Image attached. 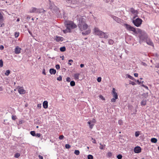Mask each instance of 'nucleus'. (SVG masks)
Wrapping results in <instances>:
<instances>
[{"label":"nucleus","instance_id":"nucleus-1","mask_svg":"<svg viewBox=\"0 0 159 159\" xmlns=\"http://www.w3.org/2000/svg\"><path fill=\"white\" fill-rule=\"evenodd\" d=\"M64 24L66 29L64 30L63 31L65 33L67 32H70L71 29H74L76 27V25L73 21L69 20L66 21L64 22Z\"/></svg>","mask_w":159,"mask_h":159},{"label":"nucleus","instance_id":"nucleus-2","mask_svg":"<svg viewBox=\"0 0 159 159\" xmlns=\"http://www.w3.org/2000/svg\"><path fill=\"white\" fill-rule=\"evenodd\" d=\"M136 34H139V36L141 40H144L148 38L147 34L144 31H142L139 28H137Z\"/></svg>","mask_w":159,"mask_h":159},{"label":"nucleus","instance_id":"nucleus-3","mask_svg":"<svg viewBox=\"0 0 159 159\" xmlns=\"http://www.w3.org/2000/svg\"><path fill=\"white\" fill-rule=\"evenodd\" d=\"M78 27L81 31L86 30L88 27V25L84 22L79 20Z\"/></svg>","mask_w":159,"mask_h":159},{"label":"nucleus","instance_id":"nucleus-4","mask_svg":"<svg viewBox=\"0 0 159 159\" xmlns=\"http://www.w3.org/2000/svg\"><path fill=\"white\" fill-rule=\"evenodd\" d=\"M124 26L125 27L126 29L129 31H132L134 32L135 34L137 32V28L136 29L135 28L127 24H125Z\"/></svg>","mask_w":159,"mask_h":159},{"label":"nucleus","instance_id":"nucleus-5","mask_svg":"<svg viewBox=\"0 0 159 159\" xmlns=\"http://www.w3.org/2000/svg\"><path fill=\"white\" fill-rule=\"evenodd\" d=\"M142 22V20L139 18H138L133 20V23L137 27H139L141 24Z\"/></svg>","mask_w":159,"mask_h":159},{"label":"nucleus","instance_id":"nucleus-6","mask_svg":"<svg viewBox=\"0 0 159 159\" xmlns=\"http://www.w3.org/2000/svg\"><path fill=\"white\" fill-rule=\"evenodd\" d=\"M98 36L101 38L107 39L108 37V35L107 34V33H104L102 31Z\"/></svg>","mask_w":159,"mask_h":159},{"label":"nucleus","instance_id":"nucleus-7","mask_svg":"<svg viewBox=\"0 0 159 159\" xmlns=\"http://www.w3.org/2000/svg\"><path fill=\"white\" fill-rule=\"evenodd\" d=\"M98 36L101 38L107 39L108 37V35L107 34V33H104L102 31Z\"/></svg>","mask_w":159,"mask_h":159},{"label":"nucleus","instance_id":"nucleus-8","mask_svg":"<svg viewBox=\"0 0 159 159\" xmlns=\"http://www.w3.org/2000/svg\"><path fill=\"white\" fill-rule=\"evenodd\" d=\"M112 94L114 98L112 99H116L118 98L117 94L116 92L115 89L114 88H113Z\"/></svg>","mask_w":159,"mask_h":159},{"label":"nucleus","instance_id":"nucleus-9","mask_svg":"<svg viewBox=\"0 0 159 159\" xmlns=\"http://www.w3.org/2000/svg\"><path fill=\"white\" fill-rule=\"evenodd\" d=\"M18 91L20 94H24L25 93V90L24 89L23 87H18Z\"/></svg>","mask_w":159,"mask_h":159},{"label":"nucleus","instance_id":"nucleus-10","mask_svg":"<svg viewBox=\"0 0 159 159\" xmlns=\"http://www.w3.org/2000/svg\"><path fill=\"white\" fill-rule=\"evenodd\" d=\"M21 48L18 46H16L14 50L15 53L16 54H19L21 52Z\"/></svg>","mask_w":159,"mask_h":159},{"label":"nucleus","instance_id":"nucleus-11","mask_svg":"<svg viewBox=\"0 0 159 159\" xmlns=\"http://www.w3.org/2000/svg\"><path fill=\"white\" fill-rule=\"evenodd\" d=\"M31 13H40L41 12V10L39 9H38L34 7L32 9V10L30 11Z\"/></svg>","mask_w":159,"mask_h":159},{"label":"nucleus","instance_id":"nucleus-12","mask_svg":"<svg viewBox=\"0 0 159 159\" xmlns=\"http://www.w3.org/2000/svg\"><path fill=\"white\" fill-rule=\"evenodd\" d=\"M134 151L135 153H138L141 152V148L139 146H136L134 148Z\"/></svg>","mask_w":159,"mask_h":159},{"label":"nucleus","instance_id":"nucleus-13","mask_svg":"<svg viewBox=\"0 0 159 159\" xmlns=\"http://www.w3.org/2000/svg\"><path fill=\"white\" fill-rule=\"evenodd\" d=\"M3 17L1 13H0V27H2L4 25Z\"/></svg>","mask_w":159,"mask_h":159},{"label":"nucleus","instance_id":"nucleus-14","mask_svg":"<svg viewBox=\"0 0 159 159\" xmlns=\"http://www.w3.org/2000/svg\"><path fill=\"white\" fill-rule=\"evenodd\" d=\"M94 30L95 34L97 35H98L102 32V31L100 30L98 28L96 27L94 28Z\"/></svg>","mask_w":159,"mask_h":159},{"label":"nucleus","instance_id":"nucleus-15","mask_svg":"<svg viewBox=\"0 0 159 159\" xmlns=\"http://www.w3.org/2000/svg\"><path fill=\"white\" fill-rule=\"evenodd\" d=\"M91 32V30L90 29H88L86 31L82 32L83 35H86L89 34Z\"/></svg>","mask_w":159,"mask_h":159},{"label":"nucleus","instance_id":"nucleus-16","mask_svg":"<svg viewBox=\"0 0 159 159\" xmlns=\"http://www.w3.org/2000/svg\"><path fill=\"white\" fill-rule=\"evenodd\" d=\"M43 106L44 108L46 109L48 107V102L47 101H45L43 103Z\"/></svg>","mask_w":159,"mask_h":159},{"label":"nucleus","instance_id":"nucleus-17","mask_svg":"<svg viewBox=\"0 0 159 159\" xmlns=\"http://www.w3.org/2000/svg\"><path fill=\"white\" fill-rule=\"evenodd\" d=\"M113 19L117 22L120 23L121 22V20L117 17L113 16H112Z\"/></svg>","mask_w":159,"mask_h":159},{"label":"nucleus","instance_id":"nucleus-18","mask_svg":"<svg viewBox=\"0 0 159 159\" xmlns=\"http://www.w3.org/2000/svg\"><path fill=\"white\" fill-rule=\"evenodd\" d=\"M80 74L79 73H75V74L74 75V79L75 80H78L79 79V76Z\"/></svg>","mask_w":159,"mask_h":159},{"label":"nucleus","instance_id":"nucleus-19","mask_svg":"<svg viewBox=\"0 0 159 159\" xmlns=\"http://www.w3.org/2000/svg\"><path fill=\"white\" fill-rule=\"evenodd\" d=\"M87 124L89 125V127L91 129H92L93 128V126L94 125V123H91V121H89L87 122Z\"/></svg>","mask_w":159,"mask_h":159},{"label":"nucleus","instance_id":"nucleus-20","mask_svg":"<svg viewBox=\"0 0 159 159\" xmlns=\"http://www.w3.org/2000/svg\"><path fill=\"white\" fill-rule=\"evenodd\" d=\"M130 11L133 14H134L135 15L137 14L138 13L137 11V10H135L133 8H131Z\"/></svg>","mask_w":159,"mask_h":159},{"label":"nucleus","instance_id":"nucleus-21","mask_svg":"<svg viewBox=\"0 0 159 159\" xmlns=\"http://www.w3.org/2000/svg\"><path fill=\"white\" fill-rule=\"evenodd\" d=\"M56 40L57 41H61L63 40V38L61 37H57Z\"/></svg>","mask_w":159,"mask_h":159},{"label":"nucleus","instance_id":"nucleus-22","mask_svg":"<svg viewBox=\"0 0 159 159\" xmlns=\"http://www.w3.org/2000/svg\"><path fill=\"white\" fill-rule=\"evenodd\" d=\"M49 72L51 74H55L56 72V70L53 69H51Z\"/></svg>","mask_w":159,"mask_h":159},{"label":"nucleus","instance_id":"nucleus-23","mask_svg":"<svg viewBox=\"0 0 159 159\" xmlns=\"http://www.w3.org/2000/svg\"><path fill=\"white\" fill-rule=\"evenodd\" d=\"M157 139L155 138H152L151 139V141L152 143H156L157 142Z\"/></svg>","mask_w":159,"mask_h":159},{"label":"nucleus","instance_id":"nucleus-24","mask_svg":"<svg viewBox=\"0 0 159 159\" xmlns=\"http://www.w3.org/2000/svg\"><path fill=\"white\" fill-rule=\"evenodd\" d=\"M112 154L111 152H109L106 154V157L108 158H110L111 157Z\"/></svg>","mask_w":159,"mask_h":159},{"label":"nucleus","instance_id":"nucleus-25","mask_svg":"<svg viewBox=\"0 0 159 159\" xmlns=\"http://www.w3.org/2000/svg\"><path fill=\"white\" fill-rule=\"evenodd\" d=\"M147 43L151 46H153V43L150 40H148L146 41Z\"/></svg>","mask_w":159,"mask_h":159},{"label":"nucleus","instance_id":"nucleus-26","mask_svg":"<svg viewBox=\"0 0 159 159\" xmlns=\"http://www.w3.org/2000/svg\"><path fill=\"white\" fill-rule=\"evenodd\" d=\"M100 146L99 148L101 149H103L105 147L106 145L105 144L102 145L101 143H100Z\"/></svg>","mask_w":159,"mask_h":159},{"label":"nucleus","instance_id":"nucleus-27","mask_svg":"<svg viewBox=\"0 0 159 159\" xmlns=\"http://www.w3.org/2000/svg\"><path fill=\"white\" fill-rule=\"evenodd\" d=\"M114 43L113 40L111 39H110L108 40V43L110 45H112Z\"/></svg>","mask_w":159,"mask_h":159},{"label":"nucleus","instance_id":"nucleus-28","mask_svg":"<svg viewBox=\"0 0 159 159\" xmlns=\"http://www.w3.org/2000/svg\"><path fill=\"white\" fill-rule=\"evenodd\" d=\"M146 100H143L141 102V104L143 106H145L146 105Z\"/></svg>","mask_w":159,"mask_h":159},{"label":"nucleus","instance_id":"nucleus-29","mask_svg":"<svg viewBox=\"0 0 159 159\" xmlns=\"http://www.w3.org/2000/svg\"><path fill=\"white\" fill-rule=\"evenodd\" d=\"M20 154L19 153H16L14 155V157L15 158H18L20 156Z\"/></svg>","mask_w":159,"mask_h":159},{"label":"nucleus","instance_id":"nucleus-30","mask_svg":"<svg viewBox=\"0 0 159 159\" xmlns=\"http://www.w3.org/2000/svg\"><path fill=\"white\" fill-rule=\"evenodd\" d=\"M60 49L61 52H64L66 50V48L65 47H63L60 48Z\"/></svg>","mask_w":159,"mask_h":159},{"label":"nucleus","instance_id":"nucleus-31","mask_svg":"<svg viewBox=\"0 0 159 159\" xmlns=\"http://www.w3.org/2000/svg\"><path fill=\"white\" fill-rule=\"evenodd\" d=\"M70 85L71 86H74L75 85V82L74 81H71L70 82Z\"/></svg>","mask_w":159,"mask_h":159},{"label":"nucleus","instance_id":"nucleus-32","mask_svg":"<svg viewBox=\"0 0 159 159\" xmlns=\"http://www.w3.org/2000/svg\"><path fill=\"white\" fill-rule=\"evenodd\" d=\"M30 134L33 136H36L35 132L34 131H31Z\"/></svg>","mask_w":159,"mask_h":159},{"label":"nucleus","instance_id":"nucleus-33","mask_svg":"<svg viewBox=\"0 0 159 159\" xmlns=\"http://www.w3.org/2000/svg\"><path fill=\"white\" fill-rule=\"evenodd\" d=\"M80 151L78 150H75L74 152V153L77 155H79L80 154Z\"/></svg>","mask_w":159,"mask_h":159},{"label":"nucleus","instance_id":"nucleus-34","mask_svg":"<svg viewBox=\"0 0 159 159\" xmlns=\"http://www.w3.org/2000/svg\"><path fill=\"white\" fill-rule=\"evenodd\" d=\"M140 134V132L137 131L135 132V135L136 137H137L139 136Z\"/></svg>","mask_w":159,"mask_h":159},{"label":"nucleus","instance_id":"nucleus-35","mask_svg":"<svg viewBox=\"0 0 159 159\" xmlns=\"http://www.w3.org/2000/svg\"><path fill=\"white\" fill-rule=\"evenodd\" d=\"M127 77L128 78H129L130 79L132 80H134V78L133 77H132V76H131L130 75H128Z\"/></svg>","mask_w":159,"mask_h":159},{"label":"nucleus","instance_id":"nucleus-36","mask_svg":"<svg viewBox=\"0 0 159 159\" xmlns=\"http://www.w3.org/2000/svg\"><path fill=\"white\" fill-rule=\"evenodd\" d=\"M116 157L118 159H121L122 157V156L121 154H119L117 155Z\"/></svg>","mask_w":159,"mask_h":159},{"label":"nucleus","instance_id":"nucleus-37","mask_svg":"<svg viewBox=\"0 0 159 159\" xmlns=\"http://www.w3.org/2000/svg\"><path fill=\"white\" fill-rule=\"evenodd\" d=\"M118 123L120 125H122L123 124V122L122 120H118Z\"/></svg>","mask_w":159,"mask_h":159},{"label":"nucleus","instance_id":"nucleus-38","mask_svg":"<svg viewBox=\"0 0 159 159\" xmlns=\"http://www.w3.org/2000/svg\"><path fill=\"white\" fill-rule=\"evenodd\" d=\"M10 73V70H6V71L5 73V75L7 76H8L9 75Z\"/></svg>","mask_w":159,"mask_h":159},{"label":"nucleus","instance_id":"nucleus-39","mask_svg":"<svg viewBox=\"0 0 159 159\" xmlns=\"http://www.w3.org/2000/svg\"><path fill=\"white\" fill-rule=\"evenodd\" d=\"M93 156L91 155H89L88 156V159H93Z\"/></svg>","mask_w":159,"mask_h":159},{"label":"nucleus","instance_id":"nucleus-40","mask_svg":"<svg viewBox=\"0 0 159 159\" xmlns=\"http://www.w3.org/2000/svg\"><path fill=\"white\" fill-rule=\"evenodd\" d=\"M3 66V62L2 60H0V68L2 67Z\"/></svg>","mask_w":159,"mask_h":159},{"label":"nucleus","instance_id":"nucleus-41","mask_svg":"<svg viewBox=\"0 0 159 159\" xmlns=\"http://www.w3.org/2000/svg\"><path fill=\"white\" fill-rule=\"evenodd\" d=\"M19 35V32H16L15 33V36L16 38H17Z\"/></svg>","mask_w":159,"mask_h":159},{"label":"nucleus","instance_id":"nucleus-42","mask_svg":"<svg viewBox=\"0 0 159 159\" xmlns=\"http://www.w3.org/2000/svg\"><path fill=\"white\" fill-rule=\"evenodd\" d=\"M70 146L69 144H66L65 145V147L67 149H69L70 148Z\"/></svg>","mask_w":159,"mask_h":159},{"label":"nucleus","instance_id":"nucleus-43","mask_svg":"<svg viewBox=\"0 0 159 159\" xmlns=\"http://www.w3.org/2000/svg\"><path fill=\"white\" fill-rule=\"evenodd\" d=\"M68 61H69V62H68V64L70 66L72 64L71 63V62H73V60L71 59H70V60H69Z\"/></svg>","mask_w":159,"mask_h":159},{"label":"nucleus","instance_id":"nucleus-44","mask_svg":"<svg viewBox=\"0 0 159 159\" xmlns=\"http://www.w3.org/2000/svg\"><path fill=\"white\" fill-rule=\"evenodd\" d=\"M64 138V136L63 135H60V136H59V139L62 140Z\"/></svg>","mask_w":159,"mask_h":159},{"label":"nucleus","instance_id":"nucleus-45","mask_svg":"<svg viewBox=\"0 0 159 159\" xmlns=\"http://www.w3.org/2000/svg\"><path fill=\"white\" fill-rule=\"evenodd\" d=\"M11 118L13 120H15L16 119V116H12Z\"/></svg>","mask_w":159,"mask_h":159},{"label":"nucleus","instance_id":"nucleus-46","mask_svg":"<svg viewBox=\"0 0 159 159\" xmlns=\"http://www.w3.org/2000/svg\"><path fill=\"white\" fill-rule=\"evenodd\" d=\"M129 84H132V85H135L136 84L135 83V82H133V81H130V82H129Z\"/></svg>","mask_w":159,"mask_h":159},{"label":"nucleus","instance_id":"nucleus-47","mask_svg":"<svg viewBox=\"0 0 159 159\" xmlns=\"http://www.w3.org/2000/svg\"><path fill=\"white\" fill-rule=\"evenodd\" d=\"M56 68L57 70L60 69V65L58 64L56 65Z\"/></svg>","mask_w":159,"mask_h":159},{"label":"nucleus","instance_id":"nucleus-48","mask_svg":"<svg viewBox=\"0 0 159 159\" xmlns=\"http://www.w3.org/2000/svg\"><path fill=\"white\" fill-rule=\"evenodd\" d=\"M37 107L40 109L41 107V104H38L37 105Z\"/></svg>","mask_w":159,"mask_h":159},{"label":"nucleus","instance_id":"nucleus-49","mask_svg":"<svg viewBox=\"0 0 159 159\" xmlns=\"http://www.w3.org/2000/svg\"><path fill=\"white\" fill-rule=\"evenodd\" d=\"M41 134L40 133H37L36 134V136L37 137H40L41 136Z\"/></svg>","mask_w":159,"mask_h":159},{"label":"nucleus","instance_id":"nucleus-50","mask_svg":"<svg viewBox=\"0 0 159 159\" xmlns=\"http://www.w3.org/2000/svg\"><path fill=\"white\" fill-rule=\"evenodd\" d=\"M89 121H91V123H94H94L96 122V120H95V119H93L92 120H89Z\"/></svg>","mask_w":159,"mask_h":159},{"label":"nucleus","instance_id":"nucleus-51","mask_svg":"<svg viewBox=\"0 0 159 159\" xmlns=\"http://www.w3.org/2000/svg\"><path fill=\"white\" fill-rule=\"evenodd\" d=\"M101 79H102V78L101 77H99L97 79V81L99 82H100L101 81Z\"/></svg>","mask_w":159,"mask_h":159},{"label":"nucleus","instance_id":"nucleus-52","mask_svg":"<svg viewBox=\"0 0 159 159\" xmlns=\"http://www.w3.org/2000/svg\"><path fill=\"white\" fill-rule=\"evenodd\" d=\"M91 139L92 140H93V141H92L93 143H96V142L95 139H94L93 138H92Z\"/></svg>","mask_w":159,"mask_h":159},{"label":"nucleus","instance_id":"nucleus-53","mask_svg":"<svg viewBox=\"0 0 159 159\" xmlns=\"http://www.w3.org/2000/svg\"><path fill=\"white\" fill-rule=\"evenodd\" d=\"M70 78L69 77H68L66 78V80L67 81L69 82L70 81Z\"/></svg>","mask_w":159,"mask_h":159},{"label":"nucleus","instance_id":"nucleus-54","mask_svg":"<svg viewBox=\"0 0 159 159\" xmlns=\"http://www.w3.org/2000/svg\"><path fill=\"white\" fill-rule=\"evenodd\" d=\"M57 80L59 81L61 80L62 77L61 76H60L58 77L57 78Z\"/></svg>","mask_w":159,"mask_h":159},{"label":"nucleus","instance_id":"nucleus-55","mask_svg":"<svg viewBox=\"0 0 159 159\" xmlns=\"http://www.w3.org/2000/svg\"><path fill=\"white\" fill-rule=\"evenodd\" d=\"M43 74H44V75H46V72H45V69H43Z\"/></svg>","mask_w":159,"mask_h":159},{"label":"nucleus","instance_id":"nucleus-56","mask_svg":"<svg viewBox=\"0 0 159 159\" xmlns=\"http://www.w3.org/2000/svg\"><path fill=\"white\" fill-rule=\"evenodd\" d=\"M39 157L40 159H43V157L40 155H39Z\"/></svg>","mask_w":159,"mask_h":159},{"label":"nucleus","instance_id":"nucleus-57","mask_svg":"<svg viewBox=\"0 0 159 159\" xmlns=\"http://www.w3.org/2000/svg\"><path fill=\"white\" fill-rule=\"evenodd\" d=\"M4 48V47L2 45L0 46V49L3 50Z\"/></svg>","mask_w":159,"mask_h":159},{"label":"nucleus","instance_id":"nucleus-58","mask_svg":"<svg viewBox=\"0 0 159 159\" xmlns=\"http://www.w3.org/2000/svg\"><path fill=\"white\" fill-rule=\"evenodd\" d=\"M138 73H135L134 74V76L135 77H137L138 76Z\"/></svg>","mask_w":159,"mask_h":159},{"label":"nucleus","instance_id":"nucleus-59","mask_svg":"<svg viewBox=\"0 0 159 159\" xmlns=\"http://www.w3.org/2000/svg\"><path fill=\"white\" fill-rule=\"evenodd\" d=\"M84 65L83 64H81L80 65V67H81V68H82L83 67H84Z\"/></svg>","mask_w":159,"mask_h":159},{"label":"nucleus","instance_id":"nucleus-60","mask_svg":"<svg viewBox=\"0 0 159 159\" xmlns=\"http://www.w3.org/2000/svg\"><path fill=\"white\" fill-rule=\"evenodd\" d=\"M99 97L100 98H101L102 99H105L103 98V97L102 95H100Z\"/></svg>","mask_w":159,"mask_h":159},{"label":"nucleus","instance_id":"nucleus-61","mask_svg":"<svg viewBox=\"0 0 159 159\" xmlns=\"http://www.w3.org/2000/svg\"><path fill=\"white\" fill-rule=\"evenodd\" d=\"M116 100H111V102H115Z\"/></svg>","mask_w":159,"mask_h":159},{"label":"nucleus","instance_id":"nucleus-62","mask_svg":"<svg viewBox=\"0 0 159 159\" xmlns=\"http://www.w3.org/2000/svg\"><path fill=\"white\" fill-rule=\"evenodd\" d=\"M18 22V21H20V19L19 18H18L17 19V20H16Z\"/></svg>","mask_w":159,"mask_h":159},{"label":"nucleus","instance_id":"nucleus-63","mask_svg":"<svg viewBox=\"0 0 159 159\" xmlns=\"http://www.w3.org/2000/svg\"><path fill=\"white\" fill-rule=\"evenodd\" d=\"M27 106H28V105H27V104H25V106L26 107H27Z\"/></svg>","mask_w":159,"mask_h":159},{"label":"nucleus","instance_id":"nucleus-64","mask_svg":"<svg viewBox=\"0 0 159 159\" xmlns=\"http://www.w3.org/2000/svg\"><path fill=\"white\" fill-rule=\"evenodd\" d=\"M158 149L159 150V146L158 147Z\"/></svg>","mask_w":159,"mask_h":159}]
</instances>
